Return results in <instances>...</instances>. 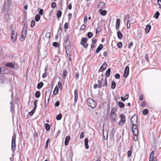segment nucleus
Wrapping results in <instances>:
<instances>
[{"mask_svg": "<svg viewBox=\"0 0 161 161\" xmlns=\"http://www.w3.org/2000/svg\"><path fill=\"white\" fill-rule=\"evenodd\" d=\"M64 44L65 47L66 52L67 55H69L70 56L71 46L70 43L69 39H66L64 41Z\"/></svg>", "mask_w": 161, "mask_h": 161, "instance_id": "1", "label": "nucleus"}, {"mask_svg": "<svg viewBox=\"0 0 161 161\" xmlns=\"http://www.w3.org/2000/svg\"><path fill=\"white\" fill-rule=\"evenodd\" d=\"M27 26L24 25L22 31L20 34V39L21 42L24 41L26 38L27 32Z\"/></svg>", "mask_w": 161, "mask_h": 161, "instance_id": "2", "label": "nucleus"}, {"mask_svg": "<svg viewBox=\"0 0 161 161\" xmlns=\"http://www.w3.org/2000/svg\"><path fill=\"white\" fill-rule=\"evenodd\" d=\"M87 105L92 108H94L96 106V102L91 98H88L87 100Z\"/></svg>", "mask_w": 161, "mask_h": 161, "instance_id": "3", "label": "nucleus"}, {"mask_svg": "<svg viewBox=\"0 0 161 161\" xmlns=\"http://www.w3.org/2000/svg\"><path fill=\"white\" fill-rule=\"evenodd\" d=\"M11 3V0H8L7 3L5 2L4 4V10L9 12L10 9V5Z\"/></svg>", "mask_w": 161, "mask_h": 161, "instance_id": "4", "label": "nucleus"}, {"mask_svg": "<svg viewBox=\"0 0 161 161\" xmlns=\"http://www.w3.org/2000/svg\"><path fill=\"white\" fill-rule=\"evenodd\" d=\"M116 111V110L114 108L112 109L110 113V117L114 121H116V119H116L117 115L116 114H115Z\"/></svg>", "mask_w": 161, "mask_h": 161, "instance_id": "5", "label": "nucleus"}, {"mask_svg": "<svg viewBox=\"0 0 161 161\" xmlns=\"http://www.w3.org/2000/svg\"><path fill=\"white\" fill-rule=\"evenodd\" d=\"M119 117L120 119L118 124L119 125H122L125 121V115L123 114H121Z\"/></svg>", "mask_w": 161, "mask_h": 161, "instance_id": "6", "label": "nucleus"}, {"mask_svg": "<svg viewBox=\"0 0 161 161\" xmlns=\"http://www.w3.org/2000/svg\"><path fill=\"white\" fill-rule=\"evenodd\" d=\"M87 41L88 39L86 37L81 39L80 44L85 48H86L88 47V44L87 43Z\"/></svg>", "mask_w": 161, "mask_h": 161, "instance_id": "7", "label": "nucleus"}, {"mask_svg": "<svg viewBox=\"0 0 161 161\" xmlns=\"http://www.w3.org/2000/svg\"><path fill=\"white\" fill-rule=\"evenodd\" d=\"M11 41L13 42H15L17 39V32L14 31L12 30L11 32Z\"/></svg>", "mask_w": 161, "mask_h": 161, "instance_id": "8", "label": "nucleus"}, {"mask_svg": "<svg viewBox=\"0 0 161 161\" xmlns=\"http://www.w3.org/2000/svg\"><path fill=\"white\" fill-rule=\"evenodd\" d=\"M15 140H16V136L13 135L12 137V145H11V149L13 151L14 150L15 146Z\"/></svg>", "mask_w": 161, "mask_h": 161, "instance_id": "9", "label": "nucleus"}, {"mask_svg": "<svg viewBox=\"0 0 161 161\" xmlns=\"http://www.w3.org/2000/svg\"><path fill=\"white\" fill-rule=\"evenodd\" d=\"M154 151H152L149 156V161H157V158L156 157L154 156Z\"/></svg>", "mask_w": 161, "mask_h": 161, "instance_id": "10", "label": "nucleus"}, {"mask_svg": "<svg viewBox=\"0 0 161 161\" xmlns=\"http://www.w3.org/2000/svg\"><path fill=\"white\" fill-rule=\"evenodd\" d=\"M137 117L134 115L131 118V123L132 125H137Z\"/></svg>", "mask_w": 161, "mask_h": 161, "instance_id": "11", "label": "nucleus"}, {"mask_svg": "<svg viewBox=\"0 0 161 161\" xmlns=\"http://www.w3.org/2000/svg\"><path fill=\"white\" fill-rule=\"evenodd\" d=\"M129 68L128 66H126L125 68L124 72L123 74V77L125 78L127 77L129 75Z\"/></svg>", "mask_w": 161, "mask_h": 161, "instance_id": "12", "label": "nucleus"}, {"mask_svg": "<svg viewBox=\"0 0 161 161\" xmlns=\"http://www.w3.org/2000/svg\"><path fill=\"white\" fill-rule=\"evenodd\" d=\"M132 132L135 135H138V130L137 125H132Z\"/></svg>", "mask_w": 161, "mask_h": 161, "instance_id": "13", "label": "nucleus"}, {"mask_svg": "<svg viewBox=\"0 0 161 161\" xmlns=\"http://www.w3.org/2000/svg\"><path fill=\"white\" fill-rule=\"evenodd\" d=\"M102 77L101 78V79L97 81L98 83L97 86L98 88H101L102 86V83L103 82L104 78L103 75H102Z\"/></svg>", "mask_w": 161, "mask_h": 161, "instance_id": "14", "label": "nucleus"}, {"mask_svg": "<svg viewBox=\"0 0 161 161\" xmlns=\"http://www.w3.org/2000/svg\"><path fill=\"white\" fill-rule=\"evenodd\" d=\"M5 66L8 67L11 69H14L15 68V64L14 63H8L5 64Z\"/></svg>", "mask_w": 161, "mask_h": 161, "instance_id": "15", "label": "nucleus"}, {"mask_svg": "<svg viewBox=\"0 0 161 161\" xmlns=\"http://www.w3.org/2000/svg\"><path fill=\"white\" fill-rule=\"evenodd\" d=\"M105 4L103 2H100L98 5L97 8L100 9H103L105 8Z\"/></svg>", "mask_w": 161, "mask_h": 161, "instance_id": "16", "label": "nucleus"}, {"mask_svg": "<svg viewBox=\"0 0 161 161\" xmlns=\"http://www.w3.org/2000/svg\"><path fill=\"white\" fill-rule=\"evenodd\" d=\"M74 101L76 103L78 99V91L77 89H75L74 91Z\"/></svg>", "mask_w": 161, "mask_h": 161, "instance_id": "17", "label": "nucleus"}, {"mask_svg": "<svg viewBox=\"0 0 161 161\" xmlns=\"http://www.w3.org/2000/svg\"><path fill=\"white\" fill-rule=\"evenodd\" d=\"M120 19H116V23L115 25V28L117 30L119 29L120 26Z\"/></svg>", "mask_w": 161, "mask_h": 161, "instance_id": "18", "label": "nucleus"}, {"mask_svg": "<svg viewBox=\"0 0 161 161\" xmlns=\"http://www.w3.org/2000/svg\"><path fill=\"white\" fill-rule=\"evenodd\" d=\"M70 139V137L69 136H68L66 137L64 142V144L65 146H67L68 145Z\"/></svg>", "mask_w": 161, "mask_h": 161, "instance_id": "19", "label": "nucleus"}, {"mask_svg": "<svg viewBox=\"0 0 161 161\" xmlns=\"http://www.w3.org/2000/svg\"><path fill=\"white\" fill-rule=\"evenodd\" d=\"M103 86L104 87H107L108 86L107 79L105 77L104 78L103 82Z\"/></svg>", "mask_w": 161, "mask_h": 161, "instance_id": "20", "label": "nucleus"}, {"mask_svg": "<svg viewBox=\"0 0 161 161\" xmlns=\"http://www.w3.org/2000/svg\"><path fill=\"white\" fill-rule=\"evenodd\" d=\"M99 12L100 14L103 16H105L107 14V11L106 10H103L102 9H99Z\"/></svg>", "mask_w": 161, "mask_h": 161, "instance_id": "21", "label": "nucleus"}, {"mask_svg": "<svg viewBox=\"0 0 161 161\" xmlns=\"http://www.w3.org/2000/svg\"><path fill=\"white\" fill-rule=\"evenodd\" d=\"M103 45L102 44H100L96 49V53H98L99 51L103 48Z\"/></svg>", "mask_w": 161, "mask_h": 161, "instance_id": "22", "label": "nucleus"}, {"mask_svg": "<svg viewBox=\"0 0 161 161\" xmlns=\"http://www.w3.org/2000/svg\"><path fill=\"white\" fill-rule=\"evenodd\" d=\"M107 65V64L106 63H103L100 69L101 71H103L106 68Z\"/></svg>", "mask_w": 161, "mask_h": 161, "instance_id": "23", "label": "nucleus"}, {"mask_svg": "<svg viewBox=\"0 0 161 161\" xmlns=\"http://www.w3.org/2000/svg\"><path fill=\"white\" fill-rule=\"evenodd\" d=\"M151 28V26L150 25H146L145 28V32L146 33L149 32Z\"/></svg>", "mask_w": 161, "mask_h": 161, "instance_id": "24", "label": "nucleus"}, {"mask_svg": "<svg viewBox=\"0 0 161 161\" xmlns=\"http://www.w3.org/2000/svg\"><path fill=\"white\" fill-rule=\"evenodd\" d=\"M58 87L57 86H56L54 89V90L53 92V95H55L58 94Z\"/></svg>", "mask_w": 161, "mask_h": 161, "instance_id": "25", "label": "nucleus"}, {"mask_svg": "<svg viewBox=\"0 0 161 161\" xmlns=\"http://www.w3.org/2000/svg\"><path fill=\"white\" fill-rule=\"evenodd\" d=\"M117 35L119 39H121L122 38L123 35L120 31H118L117 32Z\"/></svg>", "mask_w": 161, "mask_h": 161, "instance_id": "26", "label": "nucleus"}, {"mask_svg": "<svg viewBox=\"0 0 161 161\" xmlns=\"http://www.w3.org/2000/svg\"><path fill=\"white\" fill-rule=\"evenodd\" d=\"M41 15L40 14H37L36 15L35 19L36 21L38 22L39 21Z\"/></svg>", "mask_w": 161, "mask_h": 161, "instance_id": "27", "label": "nucleus"}, {"mask_svg": "<svg viewBox=\"0 0 161 161\" xmlns=\"http://www.w3.org/2000/svg\"><path fill=\"white\" fill-rule=\"evenodd\" d=\"M68 73V72L67 70H64L63 71V75L62 77L63 79H65L66 75Z\"/></svg>", "mask_w": 161, "mask_h": 161, "instance_id": "28", "label": "nucleus"}, {"mask_svg": "<svg viewBox=\"0 0 161 161\" xmlns=\"http://www.w3.org/2000/svg\"><path fill=\"white\" fill-rule=\"evenodd\" d=\"M43 85V82H41L38 84L37 86V87L38 89H40L42 87Z\"/></svg>", "mask_w": 161, "mask_h": 161, "instance_id": "29", "label": "nucleus"}, {"mask_svg": "<svg viewBox=\"0 0 161 161\" xmlns=\"http://www.w3.org/2000/svg\"><path fill=\"white\" fill-rule=\"evenodd\" d=\"M62 15V12L60 10H58L57 11V16L58 18H60Z\"/></svg>", "mask_w": 161, "mask_h": 161, "instance_id": "30", "label": "nucleus"}, {"mask_svg": "<svg viewBox=\"0 0 161 161\" xmlns=\"http://www.w3.org/2000/svg\"><path fill=\"white\" fill-rule=\"evenodd\" d=\"M118 104L119 107L121 108H123L125 106L124 103L121 101H119L118 102Z\"/></svg>", "mask_w": 161, "mask_h": 161, "instance_id": "31", "label": "nucleus"}, {"mask_svg": "<svg viewBox=\"0 0 161 161\" xmlns=\"http://www.w3.org/2000/svg\"><path fill=\"white\" fill-rule=\"evenodd\" d=\"M111 70L110 68H109L108 70L106 71V75L107 77H109L110 75Z\"/></svg>", "mask_w": 161, "mask_h": 161, "instance_id": "32", "label": "nucleus"}, {"mask_svg": "<svg viewBox=\"0 0 161 161\" xmlns=\"http://www.w3.org/2000/svg\"><path fill=\"white\" fill-rule=\"evenodd\" d=\"M111 87L113 89H114L116 86V83L114 81H112L111 82Z\"/></svg>", "mask_w": 161, "mask_h": 161, "instance_id": "33", "label": "nucleus"}, {"mask_svg": "<svg viewBox=\"0 0 161 161\" xmlns=\"http://www.w3.org/2000/svg\"><path fill=\"white\" fill-rule=\"evenodd\" d=\"M40 95L41 93L40 91H36L35 94V96L37 98H39L40 97Z\"/></svg>", "mask_w": 161, "mask_h": 161, "instance_id": "34", "label": "nucleus"}, {"mask_svg": "<svg viewBox=\"0 0 161 161\" xmlns=\"http://www.w3.org/2000/svg\"><path fill=\"white\" fill-rule=\"evenodd\" d=\"M159 14V12L158 11H156L155 14L154 15L153 17H155L156 19H158Z\"/></svg>", "mask_w": 161, "mask_h": 161, "instance_id": "35", "label": "nucleus"}, {"mask_svg": "<svg viewBox=\"0 0 161 161\" xmlns=\"http://www.w3.org/2000/svg\"><path fill=\"white\" fill-rule=\"evenodd\" d=\"M62 117V114H59L56 116V119L57 120H59L61 119Z\"/></svg>", "mask_w": 161, "mask_h": 161, "instance_id": "36", "label": "nucleus"}, {"mask_svg": "<svg viewBox=\"0 0 161 161\" xmlns=\"http://www.w3.org/2000/svg\"><path fill=\"white\" fill-rule=\"evenodd\" d=\"M35 22L34 20H32L31 22V27L32 28L34 27L35 25Z\"/></svg>", "mask_w": 161, "mask_h": 161, "instance_id": "37", "label": "nucleus"}, {"mask_svg": "<svg viewBox=\"0 0 161 161\" xmlns=\"http://www.w3.org/2000/svg\"><path fill=\"white\" fill-rule=\"evenodd\" d=\"M58 88H59L60 90H61L62 88V85L60 81H58Z\"/></svg>", "mask_w": 161, "mask_h": 161, "instance_id": "38", "label": "nucleus"}, {"mask_svg": "<svg viewBox=\"0 0 161 161\" xmlns=\"http://www.w3.org/2000/svg\"><path fill=\"white\" fill-rule=\"evenodd\" d=\"M148 110L147 109H145L142 112L143 114L145 115H146L148 113Z\"/></svg>", "mask_w": 161, "mask_h": 161, "instance_id": "39", "label": "nucleus"}, {"mask_svg": "<svg viewBox=\"0 0 161 161\" xmlns=\"http://www.w3.org/2000/svg\"><path fill=\"white\" fill-rule=\"evenodd\" d=\"M53 46H54L56 47H58L59 46V44L58 42H55L53 43Z\"/></svg>", "mask_w": 161, "mask_h": 161, "instance_id": "40", "label": "nucleus"}, {"mask_svg": "<svg viewBox=\"0 0 161 161\" xmlns=\"http://www.w3.org/2000/svg\"><path fill=\"white\" fill-rule=\"evenodd\" d=\"M93 34L91 32H89L87 33V36L89 38H91L92 37Z\"/></svg>", "mask_w": 161, "mask_h": 161, "instance_id": "41", "label": "nucleus"}, {"mask_svg": "<svg viewBox=\"0 0 161 161\" xmlns=\"http://www.w3.org/2000/svg\"><path fill=\"white\" fill-rule=\"evenodd\" d=\"M51 34L50 32H47L45 34L46 36L48 38L50 39L51 37Z\"/></svg>", "mask_w": 161, "mask_h": 161, "instance_id": "42", "label": "nucleus"}, {"mask_svg": "<svg viewBox=\"0 0 161 161\" xmlns=\"http://www.w3.org/2000/svg\"><path fill=\"white\" fill-rule=\"evenodd\" d=\"M50 126L49 124H46L45 125V128L47 130H49L50 129Z\"/></svg>", "mask_w": 161, "mask_h": 161, "instance_id": "43", "label": "nucleus"}, {"mask_svg": "<svg viewBox=\"0 0 161 161\" xmlns=\"http://www.w3.org/2000/svg\"><path fill=\"white\" fill-rule=\"evenodd\" d=\"M56 4L55 2H53L52 3L51 7L53 8H54L56 7Z\"/></svg>", "mask_w": 161, "mask_h": 161, "instance_id": "44", "label": "nucleus"}, {"mask_svg": "<svg viewBox=\"0 0 161 161\" xmlns=\"http://www.w3.org/2000/svg\"><path fill=\"white\" fill-rule=\"evenodd\" d=\"M86 28V26L84 24L82 25L80 27V30L82 31L84 30Z\"/></svg>", "mask_w": 161, "mask_h": 161, "instance_id": "45", "label": "nucleus"}, {"mask_svg": "<svg viewBox=\"0 0 161 161\" xmlns=\"http://www.w3.org/2000/svg\"><path fill=\"white\" fill-rule=\"evenodd\" d=\"M117 46L118 47L120 48H121L122 47V43L121 42H118V43L117 44Z\"/></svg>", "mask_w": 161, "mask_h": 161, "instance_id": "46", "label": "nucleus"}, {"mask_svg": "<svg viewBox=\"0 0 161 161\" xmlns=\"http://www.w3.org/2000/svg\"><path fill=\"white\" fill-rule=\"evenodd\" d=\"M141 106L143 108H144L146 105V102L145 101H143L142 102L141 105Z\"/></svg>", "mask_w": 161, "mask_h": 161, "instance_id": "47", "label": "nucleus"}, {"mask_svg": "<svg viewBox=\"0 0 161 161\" xmlns=\"http://www.w3.org/2000/svg\"><path fill=\"white\" fill-rule=\"evenodd\" d=\"M137 136H138V135H135L134 134V135H133V140H134V141H136L137 140V139H138Z\"/></svg>", "mask_w": 161, "mask_h": 161, "instance_id": "48", "label": "nucleus"}, {"mask_svg": "<svg viewBox=\"0 0 161 161\" xmlns=\"http://www.w3.org/2000/svg\"><path fill=\"white\" fill-rule=\"evenodd\" d=\"M101 31V28L99 26L97 27L96 29V33H97L98 32L100 31Z\"/></svg>", "mask_w": 161, "mask_h": 161, "instance_id": "49", "label": "nucleus"}, {"mask_svg": "<svg viewBox=\"0 0 161 161\" xmlns=\"http://www.w3.org/2000/svg\"><path fill=\"white\" fill-rule=\"evenodd\" d=\"M114 76L115 78L116 79H119L120 77V75L119 74H116Z\"/></svg>", "mask_w": 161, "mask_h": 161, "instance_id": "50", "label": "nucleus"}, {"mask_svg": "<svg viewBox=\"0 0 161 161\" xmlns=\"http://www.w3.org/2000/svg\"><path fill=\"white\" fill-rule=\"evenodd\" d=\"M39 13L40 15H42L43 13V10L42 9H41L39 12Z\"/></svg>", "mask_w": 161, "mask_h": 161, "instance_id": "51", "label": "nucleus"}, {"mask_svg": "<svg viewBox=\"0 0 161 161\" xmlns=\"http://www.w3.org/2000/svg\"><path fill=\"white\" fill-rule=\"evenodd\" d=\"M38 101V100L37 99V100H35L34 101V108H36L37 107V102Z\"/></svg>", "mask_w": 161, "mask_h": 161, "instance_id": "52", "label": "nucleus"}, {"mask_svg": "<svg viewBox=\"0 0 161 161\" xmlns=\"http://www.w3.org/2000/svg\"><path fill=\"white\" fill-rule=\"evenodd\" d=\"M60 104V102L59 101H57L55 104V106L58 107L59 106Z\"/></svg>", "mask_w": 161, "mask_h": 161, "instance_id": "53", "label": "nucleus"}, {"mask_svg": "<svg viewBox=\"0 0 161 161\" xmlns=\"http://www.w3.org/2000/svg\"><path fill=\"white\" fill-rule=\"evenodd\" d=\"M132 152L130 151H129L127 152V157H130L131 156V155Z\"/></svg>", "mask_w": 161, "mask_h": 161, "instance_id": "54", "label": "nucleus"}, {"mask_svg": "<svg viewBox=\"0 0 161 161\" xmlns=\"http://www.w3.org/2000/svg\"><path fill=\"white\" fill-rule=\"evenodd\" d=\"M130 26V23L129 20H128L127 25V28L128 29H129Z\"/></svg>", "mask_w": 161, "mask_h": 161, "instance_id": "55", "label": "nucleus"}, {"mask_svg": "<svg viewBox=\"0 0 161 161\" xmlns=\"http://www.w3.org/2000/svg\"><path fill=\"white\" fill-rule=\"evenodd\" d=\"M133 44L132 42H130L128 45V48L130 49L131 47L133 45Z\"/></svg>", "mask_w": 161, "mask_h": 161, "instance_id": "56", "label": "nucleus"}, {"mask_svg": "<svg viewBox=\"0 0 161 161\" xmlns=\"http://www.w3.org/2000/svg\"><path fill=\"white\" fill-rule=\"evenodd\" d=\"M47 76V72H45L42 75V77L43 78H46Z\"/></svg>", "mask_w": 161, "mask_h": 161, "instance_id": "57", "label": "nucleus"}, {"mask_svg": "<svg viewBox=\"0 0 161 161\" xmlns=\"http://www.w3.org/2000/svg\"><path fill=\"white\" fill-rule=\"evenodd\" d=\"M84 22L85 23H86L87 22V17L86 16H85L84 18Z\"/></svg>", "mask_w": 161, "mask_h": 161, "instance_id": "58", "label": "nucleus"}, {"mask_svg": "<svg viewBox=\"0 0 161 161\" xmlns=\"http://www.w3.org/2000/svg\"><path fill=\"white\" fill-rule=\"evenodd\" d=\"M68 23H66L64 24V29H67L68 28Z\"/></svg>", "mask_w": 161, "mask_h": 161, "instance_id": "59", "label": "nucleus"}, {"mask_svg": "<svg viewBox=\"0 0 161 161\" xmlns=\"http://www.w3.org/2000/svg\"><path fill=\"white\" fill-rule=\"evenodd\" d=\"M157 1L160 8H161V0H157Z\"/></svg>", "mask_w": 161, "mask_h": 161, "instance_id": "60", "label": "nucleus"}, {"mask_svg": "<svg viewBox=\"0 0 161 161\" xmlns=\"http://www.w3.org/2000/svg\"><path fill=\"white\" fill-rule=\"evenodd\" d=\"M84 136V133L83 132H82L80 135V139L83 138Z\"/></svg>", "mask_w": 161, "mask_h": 161, "instance_id": "61", "label": "nucleus"}, {"mask_svg": "<svg viewBox=\"0 0 161 161\" xmlns=\"http://www.w3.org/2000/svg\"><path fill=\"white\" fill-rule=\"evenodd\" d=\"M72 14L71 13H69V15H68V19L69 20L72 17Z\"/></svg>", "mask_w": 161, "mask_h": 161, "instance_id": "62", "label": "nucleus"}, {"mask_svg": "<svg viewBox=\"0 0 161 161\" xmlns=\"http://www.w3.org/2000/svg\"><path fill=\"white\" fill-rule=\"evenodd\" d=\"M144 99V97H143V96L142 95H141L140 96V97H139V99L141 100V101H142V100H143V99Z\"/></svg>", "mask_w": 161, "mask_h": 161, "instance_id": "63", "label": "nucleus"}, {"mask_svg": "<svg viewBox=\"0 0 161 161\" xmlns=\"http://www.w3.org/2000/svg\"><path fill=\"white\" fill-rule=\"evenodd\" d=\"M10 105H11V110H13V102H10Z\"/></svg>", "mask_w": 161, "mask_h": 161, "instance_id": "64", "label": "nucleus"}]
</instances>
